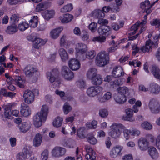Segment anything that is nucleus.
Segmentation results:
<instances>
[{
    "label": "nucleus",
    "instance_id": "nucleus-1",
    "mask_svg": "<svg viewBox=\"0 0 160 160\" xmlns=\"http://www.w3.org/2000/svg\"><path fill=\"white\" fill-rule=\"evenodd\" d=\"M48 107L46 105H43L40 112L37 113L33 118V124L36 127H39L42 122L46 120L48 113Z\"/></svg>",
    "mask_w": 160,
    "mask_h": 160
},
{
    "label": "nucleus",
    "instance_id": "nucleus-2",
    "mask_svg": "<svg viewBox=\"0 0 160 160\" xmlns=\"http://www.w3.org/2000/svg\"><path fill=\"white\" fill-rule=\"evenodd\" d=\"M23 71L26 76L29 78L32 83L36 82L39 76L40 73L38 69L30 65L26 66Z\"/></svg>",
    "mask_w": 160,
    "mask_h": 160
},
{
    "label": "nucleus",
    "instance_id": "nucleus-3",
    "mask_svg": "<svg viewBox=\"0 0 160 160\" xmlns=\"http://www.w3.org/2000/svg\"><path fill=\"white\" fill-rule=\"evenodd\" d=\"M109 59L108 54L105 51H103L99 53L96 58L97 65L100 67L106 65Z\"/></svg>",
    "mask_w": 160,
    "mask_h": 160
},
{
    "label": "nucleus",
    "instance_id": "nucleus-4",
    "mask_svg": "<svg viewBox=\"0 0 160 160\" xmlns=\"http://www.w3.org/2000/svg\"><path fill=\"white\" fill-rule=\"evenodd\" d=\"M125 127L122 124L115 123L112 125V131L110 132L111 137L114 138H119L121 134L120 129H124Z\"/></svg>",
    "mask_w": 160,
    "mask_h": 160
},
{
    "label": "nucleus",
    "instance_id": "nucleus-5",
    "mask_svg": "<svg viewBox=\"0 0 160 160\" xmlns=\"http://www.w3.org/2000/svg\"><path fill=\"white\" fill-rule=\"evenodd\" d=\"M149 107L151 112L153 113H158L160 112V104L155 99H152L150 100Z\"/></svg>",
    "mask_w": 160,
    "mask_h": 160
},
{
    "label": "nucleus",
    "instance_id": "nucleus-6",
    "mask_svg": "<svg viewBox=\"0 0 160 160\" xmlns=\"http://www.w3.org/2000/svg\"><path fill=\"white\" fill-rule=\"evenodd\" d=\"M103 90V88L101 87L91 86L87 89V93L88 96L92 97L100 94Z\"/></svg>",
    "mask_w": 160,
    "mask_h": 160
},
{
    "label": "nucleus",
    "instance_id": "nucleus-7",
    "mask_svg": "<svg viewBox=\"0 0 160 160\" xmlns=\"http://www.w3.org/2000/svg\"><path fill=\"white\" fill-rule=\"evenodd\" d=\"M61 72L62 77L67 80H71L74 77L73 72L67 66H63L62 67Z\"/></svg>",
    "mask_w": 160,
    "mask_h": 160
},
{
    "label": "nucleus",
    "instance_id": "nucleus-8",
    "mask_svg": "<svg viewBox=\"0 0 160 160\" xmlns=\"http://www.w3.org/2000/svg\"><path fill=\"white\" fill-rule=\"evenodd\" d=\"M59 71L58 69L55 68L47 73V77L50 82L52 83L57 81L58 78Z\"/></svg>",
    "mask_w": 160,
    "mask_h": 160
},
{
    "label": "nucleus",
    "instance_id": "nucleus-9",
    "mask_svg": "<svg viewBox=\"0 0 160 160\" xmlns=\"http://www.w3.org/2000/svg\"><path fill=\"white\" fill-rule=\"evenodd\" d=\"M23 97L24 102L27 104H31L34 101V93L30 90H27L24 91Z\"/></svg>",
    "mask_w": 160,
    "mask_h": 160
},
{
    "label": "nucleus",
    "instance_id": "nucleus-10",
    "mask_svg": "<svg viewBox=\"0 0 160 160\" xmlns=\"http://www.w3.org/2000/svg\"><path fill=\"white\" fill-rule=\"evenodd\" d=\"M123 147L120 145H117L113 147L110 151V156L112 158H115L116 157L122 155V151Z\"/></svg>",
    "mask_w": 160,
    "mask_h": 160
},
{
    "label": "nucleus",
    "instance_id": "nucleus-11",
    "mask_svg": "<svg viewBox=\"0 0 160 160\" xmlns=\"http://www.w3.org/2000/svg\"><path fill=\"white\" fill-rule=\"evenodd\" d=\"M66 152V149L60 147H55L52 151V155L55 157H59L64 155Z\"/></svg>",
    "mask_w": 160,
    "mask_h": 160
},
{
    "label": "nucleus",
    "instance_id": "nucleus-12",
    "mask_svg": "<svg viewBox=\"0 0 160 160\" xmlns=\"http://www.w3.org/2000/svg\"><path fill=\"white\" fill-rule=\"evenodd\" d=\"M7 82L9 84H10L13 82H15L19 87L22 88L24 87V85L22 83L23 81L22 79L19 76H15L13 77V78L10 77L7 78Z\"/></svg>",
    "mask_w": 160,
    "mask_h": 160
},
{
    "label": "nucleus",
    "instance_id": "nucleus-13",
    "mask_svg": "<svg viewBox=\"0 0 160 160\" xmlns=\"http://www.w3.org/2000/svg\"><path fill=\"white\" fill-rule=\"evenodd\" d=\"M149 143L147 140L145 138H141L138 141V146L142 151H146L148 148Z\"/></svg>",
    "mask_w": 160,
    "mask_h": 160
},
{
    "label": "nucleus",
    "instance_id": "nucleus-14",
    "mask_svg": "<svg viewBox=\"0 0 160 160\" xmlns=\"http://www.w3.org/2000/svg\"><path fill=\"white\" fill-rule=\"evenodd\" d=\"M69 68L73 71L78 69L80 67V62L75 58H72L68 61Z\"/></svg>",
    "mask_w": 160,
    "mask_h": 160
},
{
    "label": "nucleus",
    "instance_id": "nucleus-15",
    "mask_svg": "<svg viewBox=\"0 0 160 160\" xmlns=\"http://www.w3.org/2000/svg\"><path fill=\"white\" fill-rule=\"evenodd\" d=\"M20 113L22 116L27 117L31 114V110L28 105L23 103L21 106Z\"/></svg>",
    "mask_w": 160,
    "mask_h": 160
},
{
    "label": "nucleus",
    "instance_id": "nucleus-16",
    "mask_svg": "<svg viewBox=\"0 0 160 160\" xmlns=\"http://www.w3.org/2000/svg\"><path fill=\"white\" fill-rule=\"evenodd\" d=\"M31 123L27 122H23L18 125L20 131L23 133H25L28 131L31 128Z\"/></svg>",
    "mask_w": 160,
    "mask_h": 160
},
{
    "label": "nucleus",
    "instance_id": "nucleus-17",
    "mask_svg": "<svg viewBox=\"0 0 160 160\" xmlns=\"http://www.w3.org/2000/svg\"><path fill=\"white\" fill-rule=\"evenodd\" d=\"M133 109L132 110L131 108H128L125 110V112L126 114V116H123L122 117V119L124 120L128 121L130 122L134 121V119L132 117L133 114Z\"/></svg>",
    "mask_w": 160,
    "mask_h": 160
},
{
    "label": "nucleus",
    "instance_id": "nucleus-18",
    "mask_svg": "<svg viewBox=\"0 0 160 160\" xmlns=\"http://www.w3.org/2000/svg\"><path fill=\"white\" fill-rule=\"evenodd\" d=\"M76 49V52L78 54L85 53L88 49L86 45L82 43H78Z\"/></svg>",
    "mask_w": 160,
    "mask_h": 160
},
{
    "label": "nucleus",
    "instance_id": "nucleus-19",
    "mask_svg": "<svg viewBox=\"0 0 160 160\" xmlns=\"http://www.w3.org/2000/svg\"><path fill=\"white\" fill-rule=\"evenodd\" d=\"M149 91L153 94H157L160 92V87L157 84L155 83L150 84Z\"/></svg>",
    "mask_w": 160,
    "mask_h": 160
},
{
    "label": "nucleus",
    "instance_id": "nucleus-20",
    "mask_svg": "<svg viewBox=\"0 0 160 160\" xmlns=\"http://www.w3.org/2000/svg\"><path fill=\"white\" fill-rule=\"evenodd\" d=\"M42 137L40 133L37 134L35 136L33 141V146L35 147L40 146L42 142Z\"/></svg>",
    "mask_w": 160,
    "mask_h": 160
},
{
    "label": "nucleus",
    "instance_id": "nucleus-21",
    "mask_svg": "<svg viewBox=\"0 0 160 160\" xmlns=\"http://www.w3.org/2000/svg\"><path fill=\"white\" fill-rule=\"evenodd\" d=\"M115 101L118 103L122 104L126 102V98L125 95L118 94L114 96Z\"/></svg>",
    "mask_w": 160,
    "mask_h": 160
},
{
    "label": "nucleus",
    "instance_id": "nucleus-22",
    "mask_svg": "<svg viewBox=\"0 0 160 160\" xmlns=\"http://www.w3.org/2000/svg\"><path fill=\"white\" fill-rule=\"evenodd\" d=\"M148 152L152 159L156 160L158 158V153L155 148L151 147L148 150Z\"/></svg>",
    "mask_w": 160,
    "mask_h": 160
},
{
    "label": "nucleus",
    "instance_id": "nucleus-23",
    "mask_svg": "<svg viewBox=\"0 0 160 160\" xmlns=\"http://www.w3.org/2000/svg\"><path fill=\"white\" fill-rule=\"evenodd\" d=\"M73 16L71 14H66L60 16L59 19L63 23H67L70 22L72 19Z\"/></svg>",
    "mask_w": 160,
    "mask_h": 160
},
{
    "label": "nucleus",
    "instance_id": "nucleus-24",
    "mask_svg": "<svg viewBox=\"0 0 160 160\" xmlns=\"http://www.w3.org/2000/svg\"><path fill=\"white\" fill-rule=\"evenodd\" d=\"M28 152L27 149H25L23 152L18 153L16 156L17 160H25L27 159Z\"/></svg>",
    "mask_w": 160,
    "mask_h": 160
},
{
    "label": "nucleus",
    "instance_id": "nucleus-25",
    "mask_svg": "<svg viewBox=\"0 0 160 160\" xmlns=\"http://www.w3.org/2000/svg\"><path fill=\"white\" fill-rule=\"evenodd\" d=\"M110 30V27L107 26L102 25L100 26L98 28V31L100 35L105 34Z\"/></svg>",
    "mask_w": 160,
    "mask_h": 160
},
{
    "label": "nucleus",
    "instance_id": "nucleus-26",
    "mask_svg": "<svg viewBox=\"0 0 160 160\" xmlns=\"http://www.w3.org/2000/svg\"><path fill=\"white\" fill-rule=\"evenodd\" d=\"M58 53L62 61L65 62L68 60V54L64 49L60 48L58 51Z\"/></svg>",
    "mask_w": 160,
    "mask_h": 160
},
{
    "label": "nucleus",
    "instance_id": "nucleus-27",
    "mask_svg": "<svg viewBox=\"0 0 160 160\" xmlns=\"http://www.w3.org/2000/svg\"><path fill=\"white\" fill-rule=\"evenodd\" d=\"M93 16L98 18H102L105 16V14L102 10L96 9L92 12Z\"/></svg>",
    "mask_w": 160,
    "mask_h": 160
},
{
    "label": "nucleus",
    "instance_id": "nucleus-28",
    "mask_svg": "<svg viewBox=\"0 0 160 160\" xmlns=\"http://www.w3.org/2000/svg\"><path fill=\"white\" fill-rule=\"evenodd\" d=\"M55 13V12L53 10H47L42 13V16L45 19L48 20L52 18Z\"/></svg>",
    "mask_w": 160,
    "mask_h": 160
},
{
    "label": "nucleus",
    "instance_id": "nucleus-29",
    "mask_svg": "<svg viewBox=\"0 0 160 160\" xmlns=\"http://www.w3.org/2000/svg\"><path fill=\"white\" fill-rule=\"evenodd\" d=\"M34 42L33 47L35 48L38 49L39 47L46 43V41L43 40L39 38H36L35 39Z\"/></svg>",
    "mask_w": 160,
    "mask_h": 160
},
{
    "label": "nucleus",
    "instance_id": "nucleus-30",
    "mask_svg": "<svg viewBox=\"0 0 160 160\" xmlns=\"http://www.w3.org/2000/svg\"><path fill=\"white\" fill-rule=\"evenodd\" d=\"M97 70L95 68H91L88 71L87 76L88 78L92 80L97 75Z\"/></svg>",
    "mask_w": 160,
    "mask_h": 160
},
{
    "label": "nucleus",
    "instance_id": "nucleus-31",
    "mask_svg": "<svg viewBox=\"0 0 160 160\" xmlns=\"http://www.w3.org/2000/svg\"><path fill=\"white\" fill-rule=\"evenodd\" d=\"M151 71L154 77L160 81V69L158 67L156 66H153Z\"/></svg>",
    "mask_w": 160,
    "mask_h": 160
},
{
    "label": "nucleus",
    "instance_id": "nucleus-32",
    "mask_svg": "<svg viewBox=\"0 0 160 160\" xmlns=\"http://www.w3.org/2000/svg\"><path fill=\"white\" fill-rule=\"evenodd\" d=\"M151 48V41L150 39L147 40L146 42L145 46H143L141 48V50L143 52H148Z\"/></svg>",
    "mask_w": 160,
    "mask_h": 160
},
{
    "label": "nucleus",
    "instance_id": "nucleus-33",
    "mask_svg": "<svg viewBox=\"0 0 160 160\" xmlns=\"http://www.w3.org/2000/svg\"><path fill=\"white\" fill-rule=\"evenodd\" d=\"M117 90L118 92V94H124V95L126 94L127 96H129V98L131 96L130 93L128 92V88L126 87H119L117 88Z\"/></svg>",
    "mask_w": 160,
    "mask_h": 160
},
{
    "label": "nucleus",
    "instance_id": "nucleus-34",
    "mask_svg": "<svg viewBox=\"0 0 160 160\" xmlns=\"http://www.w3.org/2000/svg\"><path fill=\"white\" fill-rule=\"evenodd\" d=\"M62 30V28H56L52 30L50 32L51 35L53 39H56L58 37L59 34Z\"/></svg>",
    "mask_w": 160,
    "mask_h": 160
},
{
    "label": "nucleus",
    "instance_id": "nucleus-35",
    "mask_svg": "<svg viewBox=\"0 0 160 160\" xmlns=\"http://www.w3.org/2000/svg\"><path fill=\"white\" fill-rule=\"evenodd\" d=\"M112 97V94L110 92H106L103 96L98 98L99 101L101 102H104L109 100Z\"/></svg>",
    "mask_w": 160,
    "mask_h": 160
},
{
    "label": "nucleus",
    "instance_id": "nucleus-36",
    "mask_svg": "<svg viewBox=\"0 0 160 160\" xmlns=\"http://www.w3.org/2000/svg\"><path fill=\"white\" fill-rule=\"evenodd\" d=\"M102 82V79L99 75H97L92 79V82L94 85H99Z\"/></svg>",
    "mask_w": 160,
    "mask_h": 160
},
{
    "label": "nucleus",
    "instance_id": "nucleus-37",
    "mask_svg": "<svg viewBox=\"0 0 160 160\" xmlns=\"http://www.w3.org/2000/svg\"><path fill=\"white\" fill-rule=\"evenodd\" d=\"M85 128L84 127H81L77 131L78 137L80 139H84L86 138Z\"/></svg>",
    "mask_w": 160,
    "mask_h": 160
},
{
    "label": "nucleus",
    "instance_id": "nucleus-38",
    "mask_svg": "<svg viewBox=\"0 0 160 160\" xmlns=\"http://www.w3.org/2000/svg\"><path fill=\"white\" fill-rule=\"evenodd\" d=\"M87 139L88 141L91 144L94 145L97 142V140L94 137L93 134L92 133L88 134L87 136Z\"/></svg>",
    "mask_w": 160,
    "mask_h": 160
},
{
    "label": "nucleus",
    "instance_id": "nucleus-39",
    "mask_svg": "<svg viewBox=\"0 0 160 160\" xmlns=\"http://www.w3.org/2000/svg\"><path fill=\"white\" fill-rule=\"evenodd\" d=\"M63 118L59 116L56 117L53 122L52 123L53 126L56 127L61 126L62 124Z\"/></svg>",
    "mask_w": 160,
    "mask_h": 160
},
{
    "label": "nucleus",
    "instance_id": "nucleus-40",
    "mask_svg": "<svg viewBox=\"0 0 160 160\" xmlns=\"http://www.w3.org/2000/svg\"><path fill=\"white\" fill-rule=\"evenodd\" d=\"M18 31L17 27L15 25L7 27L6 30V32L9 34H13L16 32Z\"/></svg>",
    "mask_w": 160,
    "mask_h": 160
},
{
    "label": "nucleus",
    "instance_id": "nucleus-41",
    "mask_svg": "<svg viewBox=\"0 0 160 160\" xmlns=\"http://www.w3.org/2000/svg\"><path fill=\"white\" fill-rule=\"evenodd\" d=\"M38 17L34 16L33 17V18L31 19L29 21V25L31 27L35 28L38 25Z\"/></svg>",
    "mask_w": 160,
    "mask_h": 160
},
{
    "label": "nucleus",
    "instance_id": "nucleus-42",
    "mask_svg": "<svg viewBox=\"0 0 160 160\" xmlns=\"http://www.w3.org/2000/svg\"><path fill=\"white\" fill-rule=\"evenodd\" d=\"M73 9L72 5V4H69L65 5L61 9L60 12L62 13H65L70 11Z\"/></svg>",
    "mask_w": 160,
    "mask_h": 160
},
{
    "label": "nucleus",
    "instance_id": "nucleus-43",
    "mask_svg": "<svg viewBox=\"0 0 160 160\" xmlns=\"http://www.w3.org/2000/svg\"><path fill=\"white\" fill-rule=\"evenodd\" d=\"M141 127L145 129L149 130L152 128V125L148 122H144L141 125Z\"/></svg>",
    "mask_w": 160,
    "mask_h": 160
},
{
    "label": "nucleus",
    "instance_id": "nucleus-44",
    "mask_svg": "<svg viewBox=\"0 0 160 160\" xmlns=\"http://www.w3.org/2000/svg\"><path fill=\"white\" fill-rule=\"evenodd\" d=\"M106 40V38L104 36H99L94 37L92 39V41H97L100 43L104 42Z\"/></svg>",
    "mask_w": 160,
    "mask_h": 160
},
{
    "label": "nucleus",
    "instance_id": "nucleus-45",
    "mask_svg": "<svg viewBox=\"0 0 160 160\" xmlns=\"http://www.w3.org/2000/svg\"><path fill=\"white\" fill-rule=\"evenodd\" d=\"M95 56L94 51L93 50H91L87 52L86 54V58L89 59H92L94 58Z\"/></svg>",
    "mask_w": 160,
    "mask_h": 160
},
{
    "label": "nucleus",
    "instance_id": "nucleus-46",
    "mask_svg": "<svg viewBox=\"0 0 160 160\" xmlns=\"http://www.w3.org/2000/svg\"><path fill=\"white\" fill-rule=\"evenodd\" d=\"M63 108L64 112V114H67L72 109L71 107L69 105L68 102L65 103Z\"/></svg>",
    "mask_w": 160,
    "mask_h": 160
},
{
    "label": "nucleus",
    "instance_id": "nucleus-47",
    "mask_svg": "<svg viewBox=\"0 0 160 160\" xmlns=\"http://www.w3.org/2000/svg\"><path fill=\"white\" fill-rule=\"evenodd\" d=\"M124 72L122 68L121 67H119L118 69H117L116 74L114 75L115 78L120 77L124 75Z\"/></svg>",
    "mask_w": 160,
    "mask_h": 160
},
{
    "label": "nucleus",
    "instance_id": "nucleus-48",
    "mask_svg": "<svg viewBox=\"0 0 160 160\" xmlns=\"http://www.w3.org/2000/svg\"><path fill=\"white\" fill-rule=\"evenodd\" d=\"M89 28L92 32H95L97 28V23L94 22H92L89 24Z\"/></svg>",
    "mask_w": 160,
    "mask_h": 160
},
{
    "label": "nucleus",
    "instance_id": "nucleus-49",
    "mask_svg": "<svg viewBox=\"0 0 160 160\" xmlns=\"http://www.w3.org/2000/svg\"><path fill=\"white\" fill-rule=\"evenodd\" d=\"M99 115L102 118L107 117L108 115V112L105 109H102L99 110Z\"/></svg>",
    "mask_w": 160,
    "mask_h": 160
},
{
    "label": "nucleus",
    "instance_id": "nucleus-50",
    "mask_svg": "<svg viewBox=\"0 0 160 160\" xmlns=\"http://www.w3.org/2000/svg\"><path fill=\"white\" fill-rule=\"evenodd\" d=\"M46 2H42L38 4L36 7V10L37 12H39L43 10L45 8Z\"/></svg>",
    "mask_w": 160,
    "mask_h": 160
},
{
    "label": "nucleus",
    "instance_id": "nucleus-51",
    "mask_svg": "<svg viewBox=\"0 0 160 160\" xmlns=\"http://www.w3.org/2000/svg\"><path fill=\"white\" fill-rule=\"evenodd\" d=\"M18 27L20 31H24L28 28V25L26 23H22L19 24Z\"/></svg>",
    "mask_w": 160,
    "mask_h": 160
},
{
    "label": "nucleus",
    "instance_id": "nucleus-52",
    "mask_svg": "<svg viewBox=\"0 0 160 160\" xmlns=\"http://www.w3.org/2000/svg\"><path fill=\"white\" fill-rule=\"evenodd\" d=\"M48 152L47 150H44L41 154L42 160H47L48 158Z\"/></svg>",
    "mask_w": 160,
    "mask_h": 160
},
{
    "label": "nucleus",
    "instance_id": "nucleus-53",
    "mask_svg": "<svg viewBox=\"0 0 160 160\" xmlns=\"http://www.w3.org/2000/svg\"><path fill=\"white\" fill-rule=\"evenodd\" d=\"M150 2L148 0H146L145 2H142L141 4L142 8L146 9L148 7H150Z\"/></svg>",
    "mask_w": 160,
    "mask_h": 160
},
{
    "label": "nucleus",
    "instance_id": "nucleus-54",
    "mask_svg": "<svg viewBox=\"0 0 160 160\" xmlns=\"http://www.w3.org/2000/svg\"><path fill=\"white\" fill-rule=\"evenodd\" d=\"M19 18V16L18 15L14 14L11 17L10 20L12 21V23L14 24L15 23L18 22Z\"/></svg>",
    "mask_w": 160,
    "mask_h": 160
},
{
    "label": "nucleus",
    "instance_id": "nucleus-55",
    "mask_svg": "<svg viewBox=\"0 0 160 160\" xmlns=\"http://www.w3.org/2000/svg\"><path fill=\"white\" fill-rule=\"evenodd\" d=\"M77 85L81 88H84L85 86V82L83 80H79L76 82Z\"/></svg>",
    "mask_w": 160,
    "mask_h": 160
},
{
    "label": "nucleus",
    "instance_id": "nucleus-56",
    "mask_svg": "<svg viewBox=\"0 0 160 160\" xmlns=\"http://www.w3.org/2000/svg\"><path fill=\"white\" fill-rule=\"evenodd\" d=\"M151 24L153 26H156V28H159L160 26V19H153L151 22Z\"/></svg>",
    "mask_w": 160,
    "mask_h": 160
},
{
    "label": "nucleus",
    "instance_id": "nucleus-57",
    "mask_svg": "<svg viewBox=\"0 0 160 160\" xmlns=\"http://www.w3.org/2000/svg\"><path fill=\"white\" fill-rule=\"evenodd\" d=\"M141 104V102L140 101H138L135 103V105H133L132 107L134 112H137L138 111V110L137 108V106L140 107Z\"/></svg>",
    "mask_w": 160,
    "mask_h": 160
},
{
    "label": "nucleus",
    "instance_id": "nucleus-58",
    "mask_svg": "<svg viewBox=\"0 0 160 160\" xmlns=\"http://www.w3.org/2000/svg\"><path fill=\"white\" fill-rule=\"evenodd\" d=\"M123 133L124 137L126 139H128L130 137V134H131V131L128 129H124L123 131Z\"/></svg>",
    "mask_w": 160,
    "mask_h": 160
},
{
    "label": "nucleus",
    "instance_id": "nucleus-59",
    "mask_svg": "<svg viewBox=\"0 0 160 160\" xmlns=\"http://www.w3.org/2000/svg\"><path fill=\"white\" fill-rule=\"evenodd\" d=\"M24 0H7L8 2L10 5H15L19 2H24Z\"/></svg>",
    "mask_w": 160,
    "mask_h": 160
},
{
    "label": "nucleus",
    "instance_id": "nucleus-60",
    "mask_svg": "<svg viewBox=\"0 0 160 160\" xmlns=\"http://www.w3.org/2000/svg\"><path fill=\"white\" fill-rule=\"evenodd\" d=\"M139 26V22L138 21L135 24L132 26L131 27V30L134 31V33H135L138 29V27Z\"/></svg>",
    "mask_w": 160,
    "mask_h": 160
},
{
    "label": "nucleus",
    "instance_id": "nucleus-61",
    "mask_svg": "<svg viewBox=\"0 0 160 160\" xmlns=\"http://www.w3.org/2000/svg\"><path fill=\"white\" fill-rule=\"evenodd\" d=\"M83 34L82 35L81 38L83 41H87L89 38V35L85 31L83 32Z\"/></svg>",
    "mask_w": 160,
    "mask_h": 160
},
{
    "label": "nucleus",
    "instance_id": "nucleus-62",
    "mask_svg": "<svg viewBox=\"0 0 160 160\" xmlns=\"http://www.w3.org/2000/svg\"><path fill=\"white\" fill-rule=\"evenodd\" d=\"M132 48L133 50L132 52V54L135 56L136 53L138 52L139 49L137 47V45L135 44L132 45Z\"/></svg>",
    "mask_w": 160,
    "mask_h": 160
},
{
    "label": "nucleus",
    "instance_id": "nucleus-63",
    "mask_svg": "<svg viewBox=\"0 0 160 160\" xmlns=\"http://www.w3.org/2000/svg\"><path fill=\"white\" fill-rule=\"evenodd\" d=\"M122 160H132L133 157L131 154H128L124 155L122 158Z\"/></svg>",
    "mask_w": 160,
    "mask_h": 160
},
{
    "label": "nucleus",
    "instance_id": "nucleus-64",
    "mask_svg": "<svg viewBox=\"0 0 160 160\" xmlns=\"http://www.w3.org/2000/svg\"><path fill=\"white\" fill-rule=\"evenodd\" d=\"M156 144L157 147L160 150V135H159L156 139Z\"/></svg>",
    "mask_w": 160,
    "mask_h": 160
}]
</instances>
